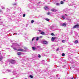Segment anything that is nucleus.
Returning a JSON list of instances; mask_svg holds the SVG:
<instances>
[{
	"instance_id": "1",
	"label": "nucleus",
	"mask_w": 79,
	"mask_h": 79,
	"mask_svg": "<svg viewBox=\"0 0 79 79\" xmlns=\"http://www.w3.org/2000/svg\"><path fill=\"white\" fill-rule=\"evenodd\" d=\"M79 25L78 23L76 24L73 27V29H75V28H79Z\"/></svg>"
},
{
	"instance_id": "2",
	"label": "nucleus",
	"mask_w": 79,
	"mask_h": 79,
	"mask_svg": "<svg viewBox=\"0 0 79 79\" xmlns=\"http://www.w3.org/2000/svg\"><path fill=\"white\" fill-rule=\"evenodd\" d=\"M10 63H11V64H14V63H15V60H11L10 61Z\"/></svg>"
},
{
	"instance_id": "3",
	"label": "nucleus",
	"mask_w": 79,
	"mask_h": 79,
	"mask_svg": "<svg viewBox=\"0 0 79 79\" xmlns=\"http://www.w3.org/2000/svg\"><path fill=\"white\" fill-rule=\"evenodd\" d=\"M56 39V37H52L51 38V40H52V41H54Z\"/></svg>"
},
{
	"instance_id": "4",
	"label": "nucleus",
	"mask_w": 79,
	"mask_h": 79,
	"mask_svg": "<svg viewBox=\"0 0 79 79\" xmlns=\"http://www.w3.org/2000/svg\"><path fill=\"white\" fill-rule=\"evenodd\" d=\"M17 51H19V52H23L24 49H19L17 50Z\"/></svg>"
},
{
	"instance_id": "5",
	"label": "nucleus",
	"mask_w": 79,
	"mask_h": 79,
	"mask_svg": "<svg viewBox=\"0 0 79 79\" xmlns=\"http://www.w3.org/2000/svg\"><path fill=\"white\" fill-rule=\"evenodd\" d=\"M51 10L52 11H57V10H56V9H51Z\"/></svg>"
},
{
	"instance_id": "6",
	"label": "nucleus",
	"mask_w": 79,
	"mask_h": 79,
	"mask_svg": "<svg viewBox=\"0 0 79 79\" xmlns=\"http://www.w3.org/2000/svg\"><path fill=\"white\" fill-rule=\"evenodd\" d=\"M43 43L44 44H47V43H48V42H47V41H43Z\"/></svg>"
},
{
	"instance_id": "7",
	"label": "nucleus",
	"mask_w": 79,
	"mask_h": 79,
	"mask_svg": "<svg viewBox=\"0 0 79 79\" xmlns=\"http://www.w3.org/2000/svg\"><path fill=\"white\" fill-rule=\"evenodd\" d=\"M62 26H64L65 27H66V24L65 23H64L62 25Z\"/></svg>"
},
{
	"instance_id": "8",
	"label": "nucleus",
	"mask_w": 79,
	"mask_h": 79,
	"mask_svg": "<svg viewBox=\"0 0 79 79\" xmlns=\"http://www.w3.org/2000/svg\"><path fill=\"white\" fill-rule=\"evenodd\" d=\"M32 48L33 50H37V48H35L34 47H32Z\"/></svg>"
},
{
	"instance_id": "9",
	"label": "nucleus",
	"mask_w": 79,
	"mask_h": 79,
	"mask_svg": "<svg viewBox=\"0 0 79 79\" xmlns=\"http://www.w3.org/2000/svg\"><path fill=\"white\" fill-rule=\"evenodd\" d=\"M40 34H42V35H44V34H45V32L41 31V32L40 33Z\"/></svg>"
},
{
	"instance_id": "10",
	"label": "nucleus",
	"mask_w": 79,
	"mask_h": 79,
	"mask_svg": "<svg viewBox=\"0 0 79 79\" xmlns=\"http://www.w3.org/2000/svg\"><path fill=\"white\" fill-rule=\"evenodd\" d=\"M17 55L19 56L20 55H21V53L20 52H19L17 53Z\"/></svg>"
},
{
	"instance_id": "11",
	"label": "nucleus",
	"mask_w": 79,
	"mask_h": 79,
	"mask_svg": "<svg viewBox=\"0 0 79 79\" xmlns=\"http://www.w3.org/2000/svg\"><path fill=\"white\" fill-rule=\"evenodd\" d=\"M44 8L45 10H47L48 9V7H47V6H46Z\"/></svg>"
},
{
	"instance_id": "12",
	"label": "nucleus",
	"mask_w": 79,
	"mask_h": 79,
	"mask_svg": "<svg viewBox=\"0 0 79 79\" xmlns=\"http://www.w3.org/2000/svg\"><path fill=\"white\" fill-rule=\"evenodd\" d=\"M60 4L61 5H63V4H64V2L63 1H61L60 2Z\"/></svg>"
},
{
	"instance_id": "13",
	"label": "nucleus",
	"mask_w": 79,
	"mask_h": 79,
	"mask_svg": "<svg viewBox=\"0 0 79 79\" xmlns=\"http://www.w3.org/2000/svg\"><path fill=\"white\" fill-rule=\"evenodd\" d=\"M62 56H65V54L64 53H63L62 54Z\"/></svg>"
},
{
	"instance_id": "14",
	"label": "nucleus",
	"mask_w": 79,
	"mask_h": 79,
	"mask_svg": "<svg viewBox=\"0 0 79 79\" xmlns=\"http://www.w3.org/2000/svg\"><path fill=\"white\" fill-rule=\"evenodd\" d=\"M30 77H31V79L33 78V77L32 75H30L29 76Z\"/></svg>"
},
{
	"instance_id": "15",
	"label": "nucleus",
	"mask_w": 79,
	"mask_h": 79,
	"mask_svg": "<svg viewBox=\"0 0 79 79\" xmlns=\"http://www.w3.org/2000/svg\"><path fill=\"white\" fill-rule=\"evenodd\" d=\"M62 18H63V19H65V18H65V17H64V16L63 15L62 16Z\"/></svg>"
},
{
	"instance_id": "16",
	"label": "nucleus",
	"mask_w": 79,
	"mask_h": 79,
	"mask_svg": "<svg viewBox=\"0 0 79 79\" xmlns=\"http://www.w3.org/2000/svg\"><path fill=\"white\" fill-rule=\"evenodd\" d=\"M45 20L46 21H50V19H45Z\"/></svg>"
},
{
	"instance_id": "17",
	"label": "nucleus",
	"mask_w": 79,
	"mask_h": 79,
	"mask_svg": "<svg viewBox=\"0 0 79 79\" xmlns=\"http://www.w3.org/2000/svg\"><path fill=\"white\" fill-rule=\"evenodd\" d=\"M78 43V41L76 40L75 41V44H77Z\"/></svg>"
},
{
	"instance_id": "18",
	"label": "nucleus",
	"mask_w": 79,
	"mask_h": 79,
	"mask_svg": "<svg viewBox=\"0 0 79 79\" xmlns=\"http://www.w3.org/2000/svg\"><path fill=\"white\" fill-rule=\"evenodd\" d=\"M34 22V20H32L31 21V23L32 24Z\"/></svg>"
},
{
	"instance_id": "19",
	"label": "nucleus",
	"mask_w": 79,
	"mask_h": 79,
	"mask_svg": "<svg viewBox=\"0 0 79 79\" xmlns=\"http://www.w3.org/2000/svg\"><path fill=\"white\" fill-rule=\"evenodd\" d=\"M66 41H65V40H63L62 41V42H63V43H64V42H65Z\"/></svg>"
},
{
	"instance_id": "20",
	"label": "nucleus",
	"mask_w": 79,
	"mask_h": 79,
	"mask_svg": "<svg viewBox=\"0 0 79 79\" xmlns=\"http://www.w3.org/2000/svg\"><path fill=\"white\" fill-rule=\"evenodd\" d=\"M47 15H51V13L50 12H48L47 13Z\"/></svg>"
},
{
	"instance_id": "21",
	"label": "nucleus",
	"mask_w": 79,
	"mask_h": 79,
	"mask_svg": "<svg viewBox=\"0 0 79 79\" xmlns=\"http://www.w3.org/2000/svg\"><path fill=\"white\" fill-rule=\"evenodd\" d=\"M51 35L53 36L54 35L55 36V34L53 33H52L51 34Z\"/></svg>"
},
{
	"instance_id": "22",
	"label": "nucleus",
	"mask_w": 79,
	"mask_h": 79,
	"mask_svg": "<svg viewBox=\"0 0 79 79\" xmlns=\"http://www.w3.org/2000/svg\"><path fill=\"white\" fill-rule=\"evenodd\" d=\"M38 57L39 58H41V56L40 55V54L38 55Z\"/></svg>"
},
{
	"instance_id": "23",
	"label": "nucleus",
	"mask_w": 79,
	"mask_h": 79,
	"mask_svg": "<svg viewBox=\"0 0 79 79\" xmlns=\"http://www.w3.org/2000/svg\"><path fill=\"white\" fill-rule=\"evenodd\" d=\"M36 40L37 41L39 40V37H37Z\"/></svg>"
},
{
	"instance_id": "24",
	"label": "nucleus",
	"mask_w": 79,
	"mask_h": 79,
	"mask_svg": "<svg viewBox=\"0 0 79 79\" xmlns=\"http://www.w3.org/2000/svg\"><path fill=\"white\" fill-rule=\"evenodd\" d=\"M56 5H60V3H57Z\"/></svg>"
},
{
	"instance_id": "25",
	"label": "nucleus",
	"mask_w": 79,
	"mask_h": 79,
	"mask_svg": "<svg viewBox=\"0 0 79 79\" xmlns=\"http://www.w3.org/2000/svg\"><path fill=\"white\" fill-rule=\"evenodd\" d=\"M26 16V14H24L23 15V17H25Z\"/></svg>"
},
{
	"instance_id": "26",
	"label": "nucleus",
	"mask_w": 79,
	"mask_h": 79,
	"mask_svg": "<svg viewBox=\"0 0 79 79\" xmlns=\"http://www.w3.org/2000/svg\"><path fill=\"white\" fill-rule=\"evenodd\" d=\"M35 39V38L34 37H33L32 39V41H33V40H34Z\"/></svg>"
},
{
	"instance_id": "27",
	"label": "nucleus",
	"mask_w": 79,
	"mask_h": 79,
	"mask_svg": "<svg viewBox=\"0 0 79 79\" xmlns=\"http://www.w3.org/2000/svg\"><path fill=\"white\" fill-rule=\"evenodd\" d=\"M13 49H14V50H17V49H16V48H13Z\"/></svg>"
},
{
	"instance_id": "28",
	"label": "nucleus",
	"mask_w": 79,
	"mask_h": 79,
	"mask_svg": "<svg viewBox=\"0 0 79 79\" xmlns=\"http://www.w3.org/2000/svg\"><path fill=\"white\" fill-rule=\"evenodd\" d=\"M59 50V48H58L56 49V51H58Z\"/></svg>"
},
{
	"instance_id": "29",
	"label": "nucleus",
	"mask_w": 79,
	"mask_h": 79,
	"mask_svg": "<svg viewBox=\"0 0 79 79\" xmlns=\"http://www.w3.org/2000/svg\"><path fill=\"white\" fill-rule=\"evenodd\" d=\"M24 49H26V50H27V48L26 47L24 48Z\"/></svg>"
},
{
	"instance_id": "30",
	"label": "nucleus",
	"mask_w": 79,
	"mask_h": 79,
	"mask_svg": "<svg viewBox=\"0 0 79 79\" xmlns=\"http://www.w3.org/2000/svg\"><path fill=\"white\" fill-rule=\"evenodd\" d=\"M2 58H0V61H2Z\"/></svg>"
},
{
	"instance_id": "31",
	"label": "nucleus",
	"mask_w": 79,
	"mask_h": 79,
	"mask_svg": "<svg viewBox=\"0 0 79 79\" xmlns=\"http://www.w3.org/2000/svg\"><path fill=\"white\" fill-rule=\"evenodd\" d=\"M38 31L39 32H41V30H39Z\"/></svg>"
},
{
	"instance_id": "32",
	"label": "nucleus",
	"mask_w": 79,
	"mask_h": 79,
	"mask_svg": "<svg viewBox=\"0 0 79 79\" xmlns=\"http://www.w3.org/2000/svg\"><path fill=\"white\" fill-rule=\"evenodd\" d=\"M74 78V77H73L72 78H70V79H74V78Z\"/></svg>"
},
{
	"instance_id": "33",
	"label": "nucleus",
	"mask_w": 79,
	"mask_h": 79,
	"mask_svg": "<svg viewBox=\"0 0 79 79\" xmlns=\"http://www.w3.org/2000/svg\"><path fill=\"white\" fill-rule=\"evenodd\" d=\"M65 16H68L67 15H66V14H65Z\"/></svg>"
},
{
	"instance_id": "34",
	"label": "nucleus",
	"mask_w": 79,
	"mask_h": 79,
	"mask_svg": "<svg viewBox=\"0 0 79 79\" xmlns=\"http://www.w3.org/2000/svg\"><path fill=\"white\" fill-rule=\"evenodd\" d=\"M64 1H65L66 0H63Z\"/></svg>"
},
{
	"instance_id": "35",
	"label": "nucleus",
	"mask_w": 79,
	"mask_h": 79,
	"mask_svg": "<svg viewBox=\"0 0 79 79\" xmlns=\"http://www.w3.org/2000/svg\"><path fill=\"white\" fill-rule=\"evenodd\" d=\"M0 11H1V10H0Z\"/></svg>"
}]
</instances>
